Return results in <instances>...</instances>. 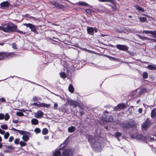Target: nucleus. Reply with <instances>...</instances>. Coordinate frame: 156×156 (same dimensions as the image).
Returning <instances> with one entry per match:
<instances>
[{
    "mask_svg": "<svg viewBox=\"0 0 156 156\" xmlns=\"http://www.w3.org/2000/svg\"><path fill=\"white\" fill-rule=\"evenodd\" d=\"M2 31L6 33L14 32L16 29L17 26L11 23H2Z\"/></svg>",
    "mask_w": 156,
    "mask_h": 156,
    "instance_id": "obj_1",
    "label": "nucleus"
},
{
    "mask_svg": "<svg viewBox=\"0 0 156 156\" xmlns=\"http://www.w3.org/2000/svg\"><path fill=\"white\" fill-rule=\"evenodd\" d=\"M53 156H72V152L67 149L63 150L62 149H56L53 153Z\"/></svg>",
    "mask_w": 156,
    "mask_h": 156,
    "instance_id": "obj_2",
    "label": "nucleus"
},
{
    "mask_svg": "<svg viewBox=\"0 0 156 156\" xmlns=\"http://www.w3.org/2000/svg\"><path fill=\"white\" fill-rule=\"evenodd\" d=\"M23 25L24 26H26L27 27H29L31 29V31L33 32L36 34L38 33V32L36 30V26L30 23H24L23 24Z\"/></svg>",
    "mask_w": 156,
    "mask_h": 156,
    "instance_id": "obj_3",
    "label": "nucleus"
},
{
    "mask_svg": "<svg viewBox=\"0 0 156 156\" xmlns=\"http://www.w3.org/2000/svg\"><path fill=\"white\" fill-rule=\"evenodd\" d=\"M87 33L90 35H94V31L95 33L97 32V29L96 27H87Z\"/></svg>",
    "mask_w": 156,
    "mask_h": 156,
    "instance_id": "obj_4",
    "label": "nucleus"
},
{
    "mask_svg": "<svg viewBox=\"0 0 156 156\" xmlns=\"http://www.w3.org/2000/svg\"><path fill=\"white\" fill-rule=\"evenodd\" d=\"M13 55L12 53L5 52H0V60H3L5 58H9L10 55Z\"/></svg>",
    "mask_w": 156,
    "mask_h": 156,
    "instance_id": "obj_5",
    "label": "nucleus"
},
{
    "mask_svg": "<svg viewBox=\"0 0 156 156\" xmlns=\"http://www.w3.org/2000/svg\"><path fill=\"white\" fill-rule=\"evenodd\" d=\"M150 123L149 119H147L146 121L142 125V129L144 130L147 129L148 126H149Z\"/></svg>",
    "mask_w": 156,
    "mask_h": 156,
    "instance_id": "obj_6",
    "label": "nucleus"
},
{
    "mask_svg": "<svg viewBox=\"0 0 156 156\" xmlns=\"http://www.w3.org/2000/svg\"><path fill=\"white\" fill-rule=\"evenodd\" d=\"M34 114L35 117L38 119H40L43 117L44 113L42 111L39 110L37 112L34 113Z\"/></svg>",
    "mask_w": 156,
    "mask_h": 156,
    "instance_id": "obj_7",
    "label": "nucleus"
},
{
    "mask_svg": "<svg viewBox=\"0 0 156 156\" xmlns=\"http://www.w3.org/2000/svg\"><path fill=\"white\" fill-rule=\"evenodd\" d=\"M142 33H144L146 34H151L154 35L153 37L156 38V31H150V30H144Z\"/></svg>",
    "mask_w": 156,
    "mask_h": 156,
    "instance_id": "obj_8",
    "label": "nucleus"
},
{
    "mask_svg": "<svg viewBox=\"0 0 156 156\" xmlns=\"http://www.w3.org/2000/svg\"><path fill=\"white\" fill-rule=\"evenodd\" d=\"M116 47L117 48L121 50L126 51L128 49V47L124 45L117 44L116 45Z\"/></svg>",
    "mask_w": 156,
    "mask_h": 156,
    "instance_id": "obj_9",
    "label": "nucleus"
},
{
    "mask_svg": "<svg viewBox=\"0 0 156 156\" xmlns=\"http://www.w3.org/2000/svg\"><path fill=\"white\" fill-rule=\"evenodd\" d=\"M49 3L54 5V7H56L58 9L61 8V5L58 2H55L49 1Z\"/></svg>",
    "mask_w": 156,
    "mask_h": 156,
    "instance_id": "obj_10",
    "label": "nucleus"
},
{
    "mask_svg": "<svg viewBox=\"0 0 156 156\" xmlns=\"http://www.w3.org/2000/svg\"><path fill=\"white\" fill-rule=\"evenodd\" d=\"M147 89L146 88H141L139 92V94L138 95H137V96L138 97H139L140 96L141 94H143L147 92Z\"/></svg>",
    "mask_w": 156,
    "mask_h": 156,
    "instance_id": "obj_11",
    "label": "nucleus"
},
{
    "mask_svg": "<svg viewBox=\"0 0 156 156\" xmlns=\"http://www.w3.org/2000/svg\"><path fill=\"white\" fill-rule=\"evenodd\" d=\"M125 107V105L124 104H119L117 107H116V109L119 111L121 109H123Z\"/></svg>",
    "mask_w": 156,
    "mask_h": 156,
    "instance_id": "obj_12",
    "label": "nucleus"
},
{
    "mask_svg": "<svg viewBox=\"0 0 156 156\" xmlns=\"http://www.w3.org/2000/svg\"><path fill=\"white\" fill-rule=\"evenodd\" d=\"M10 5V4L8 2H2L0 5L1 7L2 8L8 7Z\"/></svg>",
    "mask_w": 156,
    "mask_h": 156,
    "instance_id": "obj_13",
    "label": "nucleus"
},
{
    "mask_svg": "<svg viewBox=\"0 0 156 156\" xmlns=\"http://www.w3.org/2000/svg\"><path fill=\"white\" fill-rule=\"evenodd\" d=\"M38 106L41 107L49 108L50 106V105L49 104H46L44 103H41L38 104Z\"/></svg>",
    "mask_w": 156,
    "mask_h": 156,
    "instance_id": "obj_14",
    "label": "nucleus"
},
{
    "mask_svg": "<svg viewBox=\"0 0 156 156\" xmlns=\"http://www.w3.org/2000/svg\"><path fill=\"white\" fill-rule=\"evenodd\" d=\"M30 134H26L23 135L22 137V139L24 141H28L29 139V137L28 135H30Z\"/></svg>",
    "mask_w": 156,
    "mask_h": 156,
    "instance_id": "obj_15",
    "label": "nucleus"
},
{
    "mask_svg": "<svg viewBox=\"0 0 156 156\" xmlns=\"http://www.w3.org/2000/svg\"><path fill=\"white\" fill-rule=\"evenodd\" d=\"M69 102L72 105H74L75 107H76L78 105V103L73 100H70L69 101Z\"/></svg>",
    "mask_w": 156,
    "mask_h": 156,
    "instance_id": "obj_16",
    "label": "nucleus"
},
{
    "mask_svg": "<svg viewBox=\"0 0 156 156\" xmlns=\"http://www.w3.org/2000/svg\"><path fill=\"white\" fill-rule=\"evenodd\" d=\"M31 123L33 125H36L38 124V121L37 119L34 118L31 120Z\"/></svg>",
    "mask_w": 156,
    "mask_h": 156,
    "instance_id": "obj_17",
    "label": "nucleus"
},
{
    "mask_svg": "<svg viewBox=\"0 0 156 156\" xmlns=\"http://www.w3.org/2000/svg\"><path fill=\"white\" fill-rule=\"evenodd\" d=\"M17 132H18V133L20 134L23 135V136L26 134H30V133L29 132L23 130H17Z\"/></svg>",
    "mask_w": 156,
    "mask_h": 156,
    "instance_id": "obj_18",
    "label": "nucleus"
},
{
    "mask_svg": "<svg viewBox=\"0 0 156 156\" xmlns=\"http://www.w3.org/2000/svg\"><path fill=\"white\" fill-rule=\"evenodd\" d=\"M113 120V118L112 116L109 115L105 119V121L107 122H111Z\"/></svg>",
    "mask_w": 156,
    "mask_h": 156,
    "instance_id": "obj_19",
    "label": "nucleus"
},
{
    "mask_svg": "<svg viewBox=\"0 0 156 156\" xmlns=\"http://www.w3.org/2000/svg\"><path fill=\"white\" fill-rule=\"evenodd\" d=\"M135 7L136 9L139 11L143 12L145 11L144 9L138 5H136Z\"/></svg>",
    "mask_w": 156,
    "mask_h": 156,
    "instance_id": "obj_20",
    "label": "nucleus"
},
{
    "mask_svg": "<svg viewBox=\"0 0 156 156\" xmlns=\"http://www.w3.org/2000/svg\"><path fill=\"white\" fill-rule=\"evenodd\" d=\"M156 116V108L154 109L151 112V116L153 118Z\"/></svg>",
    "mask_w": 156,
    "mask_h": 156,
    "instance_id": "obj_21",
    "label": "nucleus"
},
{
    "mask_svg": "<svg viewBox=\"0 0 156 156\" xmlns=\"http://www.w3.org/2000/svg\"><path fill=\"white\" fill-rule=\"evenodd\" d=\"M147 68L151 70L156 69V67L152 65H148L147 66Z\"/></svg>",
    "mask_w": 156,
    "mask_h": 156,
    "instance_id": "obj_22",
    "label": "nucleus"
},
{
    "mask_svg": "<svg viewBox=\"0 0 156 156\" xmlns=\"http://www.w3.org/2000/svg\"><path fill=\"white\" fill-rule=\"evenodd\" d=\"M48 130L46 128H44L42 130V133L44 135H46L48 133Z\"/></svg>",
    "mask_w": 156,
    "mask_h": 156,
    "instance_id": "obj_23",
    "label": "nucleus"
},
{
    "mask_svg": "<svg viewBox=\"0 0 156 156\" xmlns=\"http://www.w3.org/2000/svg\"><path fill=\"white\" fill-rule=\"evenodd\" d=\"M78 4L80 5L86 6L87 7L89 6V5L87 4V3H86L84 2H79Z\"/></svg>",
    "mask_w": 156,
    "mask_h": 156,
    "instance_id": "obj_24",
    "label": "nucleus"
},
{
    "mask_svg": "<svg viewBox=\"0 0 156 156\" xmlns=\"http://www.w3.org/2000/svg\"><path fill=\"white\" fill-rule=\"evenodd\" d=\"M75 129V127L74 126H72L68 128V131L69 132L72 133L73 132Z\"/></svg>",
    "mask_w": 156,
    "mask_h": 156,
    "instance_id": "obj_25",
    "label": "nucleus"
},
{
    "mask_svg": "<svg viewBox=\"0 0 156 156\" xmlns=\"http://www.w3.org/2000/svg\"><path fill=\"white\" fill-rule=\"evenodd\" d=\"M69 91L71 93H73L74 91V89L73 86L72 84H70L69 87Z\"/></svg>",
    "mask_w": 156,
    "mask_h": 156,
    "instance_id": "obj_26",
    "label": "nucleus"
},
{
    "mask_svg": "<svg viewBox=\"0 0 156 156\" xmlns=\"http://www.w3.org/2000/svg\"><path fill=\"white\" fill-rule=\"evenodd\" d=\"M34 131L36 133H41V131L39 128H35L34 130Z\"/></svg>",
    "mask_w": 156,
    "mask_h": 156,
    "instance_id": "obj_27",
    "label": "nucleus"
},
{
    "mask_svg": "<svg viewBox=\"0 0 156 156\" xmlns=\"http://www.w3.org/2000/svg\"><path fill=\"white\" fill-rule=\"evenodd\" d=\"M1 127L3 129L5 130L7 129L8 128V126L5 124L1 125Z\"/></svg>",
    "mask_w": 156,
    "mask_h": 156,
    "instance_id": "obj_28",
    "label": "nucleus"
},
{
    "mask_svg": "<svg viewBox=\"0 0 156 156\" xmlns=\"http://www.w3.org/2000/svg\"><path fill=\"white\" fill-rule=\"evenodd\" d=\"M139 19L142 22H144L146 21L147 18L145 17H140Z\"/></svg>",
    "mask_w": 156,
    "mask_h": 156,
    "instance_id": "obj_29",
    "label": "nucleus"
},
{
    "mask_svg": "<svg viewBox=\"0 0 156 156\" xmlns=\"http://www.w3.org/2000/svg\"><path fill=\"white\" fill-rule=\"evenodd\" d=\"M148 76L147 73L146 72H144L143 74V78L144 79H147Z\"/></svg>",
    "mask_w": 156,
    "mask_h": 156,
    "instance_id": "obj_30",
    "label": "nucleus"
},
{
    "mask_svg": "<svg viewBox=\"0 0 156 156\" xmlns=\"http://www.w3.org/2000/svg\"><path fill=\"white\" fill-rule=\"evenodd\" d=\"M61 77L65 78L66 77V74L64 72H61L60 74Z\"/></svg>",
    "mask_w": 156,
    "mask_h": 156,
    "instance_id": "obj_31",
    "label": "nucleus"
},
{
    "mask_svg": "<svg viewBox=\"0 0 156 156\" xmlns=\"http://www.w3.org/2000/svg\"><path fill=\"white\" fill-rule=\"evenodd\" d=\"M122 135V133H120L118 132L116 133L115 136L118 139V140H119V137L121 136Z\"/></svg>",
    "mask_w": 156,
    "mask_h": 156,
    "instance_id": "obj_32",
    "label": "nucleus"
},
{
    "mask_svg": "<svg viewBox=\"0 0 156 156\" xmlns=\"http://www.w3.org/2000/svg\"><path fill=\"white\" fill-rule=\"evenodd\" d=\"M10 116L9 115L8 113H6L5 114V120L7 121L8 120Z\"/></svg>",
    "mask_w": 156,
    "mask_h": 156,
    "instance_id": "obj_33",
    "label": "nucleus"
},
{
    "mask_svg": "<svg viewBox=\"0 0 156 156\" xmlns=\"http://www.w3.org/2000/svg\"><path fill=\"white\" fill-rule=\"evenodd\" d=\"M19 144L21 147L25 146L27 145V144L23 141H21L19 142Z\"/></svg>",
    "mask_w": 156,
    "mask_h": 156,
    "instance_id": "obj_34",
    "label": "nucleus"
},
{
    "mask_svg": "<svg viewBox=\"0 0 156 156\" xmlns=\"http://www.w3.org/2000/svg\"><path fill=\"white\" fill-rule=\"evenodd\" d=\"M9 136V133L8 132H6L4 135V137L5 139H7Z\"/></svg>",
    "mask_w": 156,
    "mask_h": 156,
    "instance_id": "obj_35",
    "label": "nucleus"
},
{
    "mask_svg": "<svg viewBox=\"0 0 156 156\" xmlns=\"http://www.w3.org/2000/svg\"><path fill=\"white\" fill-rule=\"evenodd\" d=\"M99 1L102 2H112L114 1V0H99Z\"/></svg>",
    "mask_w": 156,
    "mask_h": 156,
    "instance_id": "obj_36",
    "label": "nucleus"
},
{
    "mask_svg": "<svg viewBox=\"0 0 156 156\" xmlns=\"http://www.w3.org/2000/svg\"><path fill=\"white\" fill-rule=\"evenodd\" d=\"M89 142H90V143L91 144H93L94 143H95L94 142V138L92 139H90L89 138L88 139Z\"/></svg>",
    "mask_w": 156,
    "mask_h": 156,
    "instance_id": "obj_37",
    "label": "nucleus"
},
{
    "mask_svg": "<svg viewBox=\"0 0 156 156\" xmlns=\"http://www.w3.org/2000/svg\"><path fill=\"white\" fill-rule=\"evenodd\" d=\"M16 115L19 116H23V112H17L16 113Z\"/></svg>",
    "mask_w": 156,
    "mask_h": 156,
    "instance_id": "obj_38",
    "label": "nucleus"
},
{
    "mask_svg": "<svg viewBox=\"0 0 156 156\" xmlns=\"http://www.w3.org/2000/svg\"><path fill=\"white\" fill-rule=\"evenodd\" d=\"M19 141L20 139L19 138H16L14 140V143L15 144H19Z\"/></svg>",
    "mask_w": 156,
    "mask_h": 156,
    "instance_id": "obj_39",
    "label": "nucleus"
},
{
    "mask_svg": "<svg viewBox=\"0 0 156 156\" xmlns=\"http://www.w3.org/2000/svg\"><path fill=\"white\" fill-rule=\"evenodd\" d=\"M83 50L85 51H86L88 52H89L90 53H94V51L87 49L85 48H83Z\"/></svg>",
    "mask_w": 156,
    "mask_h": 156,
    "instance_id": "obj_40",
    "label": "nucleus"
},
{
    "mask_svg": "<svg viewBox=\"0 0 156 156\" xmlns=\"http://www.w3.org/2000/svg\"><path fill=\"white\" fill-rule=\"evenodd\" d=\"M15 31H16L17 32H18V33L20 34H25V33L23 32L22 31H20L18 30H16H16Z\"/></svg>",
    "mask_w": 156,
    "mask_h": 156,
    "instance_id": "obj_41",
    "label": "nucleus"
},
{
    "mask_svg": "<svg viewBox=\"0 0 156 156\" xmlns=\"http://www.w3.org/2000/svg\"><path fill=\"white\" fill-rule=\"evenodd\" d=\"M15 31H16L17 32H18V33L20 34H25V33L23 32L22 31H20L18 30H16H16Z\"/></svg>",
    "mask_w": 156,
    "mask_h": 156,
    "instance_id": "obj_42",
    "label": "nucleus"
},
{
    "mask_svg": "<svg viewBox=\"0 0 156 156\" xmlns=\"http://www.w3.org/2000/svg\"><path fill=\"white\" fill-rule=\"evenodd\" d=\"M86 12L89 14H91L92 12H93L90 9H87L86 10Z\"/></svg>",
    "mask_w": 156,
    "mask_h": 156,
    "instance_id": "obj_43",
    "label": "nucleus"
},
{
    "mask_svg": "<svg viewBox=\"0 0 156 156\" xmlns=\"http://www.w3.org/2000/svg\"><path fill=\"white\" fill-rule=\"evenodd\" d=\"M5 117L4 115L2 113L0 114V119L2 120L4 119Z\"/></svg>",
    "mask_w": 156,
    "mask_h": 156,
    "instance_id": "obj_44",
    "label": "nucleus"
},
{
    "mask_svg": "<svg viewBox=\"0 0 156 156\" xmlns=\"http://www.w3.org/2000/svg\"><path fill=\"white\" fill-rule=\"evenodd\" d=\"M14 139V137L13 136H11L10 137L9 141L10 142H12Z\"/></svg>",
    "mask_w": 156,
    "mask_h": 156,
    "instance_id": "obj_45",
    "label": "nucleus"
},
{
    "mask_svg": "<svg viewBox=\"0 0 156 156\" xmlns=\"http://www.w3.org/2000/svg\"><path fill=\"white\" fill-rule=\"evenodd\" d=\"M58 106V105L57 103H55L54 104V108L55 110L57 109V108Z\"/></svg>",
    "mask_w": 156,
    "mask_h": 156,
    "instance_id": "obj_46",
    "label": "nucleus"
},
{
    "mask_svg": "<svg viewBox=\"0 0 156 156\" xmlns=\"http://www.w3.org/2000/svg\"><path fill=\"white\" fill-rule=\"evenodd\" d=\"M5 133V131L2 130L0 128V133L2 134H4Z\"/></svg>",
    "mask_w": 156,
    "mask_h": 156,
    "instance_id": "obj_47",
    "label": "nucleus"
},
{
    "mask_svg": "<svg viewBox=\"0 0 156 156\" xmlns=\"http://www.w3.org/2000/svg\"><path fill=\"white\" fill-rule=\"evenodd\" d=\"M12 47L14 49H16V45L15 44H12Z\"/></svg>",
    "mask_w": 156,
    "mask_h": 156,
    "instance_id": "obj_48",
    "label": "nucleus"
},
{
    "mask_svg": "<svg viewBox=\"0 0 156 156\" xmlns=\"http://www.w3.org/2000/svg\"><path fill=\"white\" fill-rule=\"evenodd\" d=\"M147 16L150 19V20H153L154 19L153 18H152V17L150 16H148V15H147Z\"/></svg>",
    "mask_w": 156,
    "mask_h": 156,
    "instance_id": "obj_49",
    "label": "nucleus"
},
{
    "mask_svg": "<svg viewBox=\"0 0 156 156\" xmlns=\"http://www.w3.org/2000/svg\"><path fill=\"white\" fill-rule=\"evenodd\" d=\"M143 40H150L148 38L146 37H143Z\"/></svg>",
    "mask_w": 156,
    "mask_h": 156,
    "instance_id": "obj_50",
    "label": "nucleus"
},
{
    "mask_svg": "<svg viewBox=\"0 0 156 156\" xmlns=\"http://www.w3.org/2000/svg\"><path fill=\"white\" fill-rule=\"evenodd\" d=\"M142 109L141 108H140L138 110V112L139 113H141V112H142Z\"/></svg>",
    "mask_w": 156,
    "mask_h": 156,
    "instance_id": "obj_51",
    "label": "nucleus"
},
{
    "mask_svg": "<svg viewBox=\"0 0 156 156\" xmlns=\"http://www.w3.org/2000/svg\"><path fill=\"white\" fill-rule=\"evenodd\" d=\"M11 130H13V131H16L17 132V130H18V129H17L13 127H12V128L10 129Z\"/></svg>",
    "mask_w": 156,
    "mask_h": 156,
    "instance_id": "obj_52",
    "label": "nucleus"
},
{
    "mask_svg": "<svg viewBox=\"0 0 156 156\" xmlns=\"http://www.w3.org/2000/svg\"><path fill=\"white\" fill-rule=\"evenodd\" d=\"M2 101V102H5V99L4 98H1L0 100Z\"/></svg>",
    "mask_w": 156,
    "mask_h": 156,
    "instance_id": "obj_53",
    "label": "nucleus"
},
{
    "mask_svg": "<svg viewBox=\"0 0 156 156\" xmlns=\"http://www.w3.org/2000/svg\"><path fill=\"white\" fill-rule=\"evenodd\" d=\"M44 138L45 140H48L49 139V136H44Z\"/></svg>",
    "mask_w": 156,
    "mask_h": 156,
    "instance_id": "obj_54",
    "label": "nucleus"
},
{
    "mask_svg": "<svg viewBox=\"0 0 156 156\" xmlns=\"http://www.w3.org/2000/svg\"><path fill=\"white\" fill-rule=\"evenodd\" d=\"M13 122L15 123H17L18 122V121L17 120H13L12 121Z\"/></svg>",
    "mask_w": 156,
    "mask_h": 156,
    "instance_id": "obj_55",
    "label": "nucleus"
},
{
    "mask_svg": "<svg viewBox=\"0 0 156 156\" xmlns=\"http://www.w3.org/2000/svg\"><path fill=\"white\" fill-rule=\"evenodd\" d=\"M138 36H139V38L140 39H142L143 40V37H142L140 35H138Z\"/></svg>",
    "mask_w": 156,
    "mask_h": 156,
    "instance_id": "obj_56",
    "label": "nucleus"
},
{
    "mask_svg": "<svg viewBox=\"0 0 156 156\" xmlns=\"http://www.w3.org/2000/svg\"><path fill=\"white\" fill-rule=\"evenodd\" d=\"M109 57V58H110V59H114V58H113V57Z\"/></svg>",
    "mask_w": 156,
    "mask_h": 156,
    "instance_id": "obj_57",
    "label": "nucleus"
},
{
    "mask_svg": "<svg viewBox=\"0 0 156 156\" xmlns=\"http://www.w3.org/2000/svg\"><path fill=\"white\" fill-rule=\"evenodd\" d=\"M2 143H0V148H2Z\"/></svg>",
    "mask_w": 156,
    "mask_h": 156,
    "instance_id": "obj_58",
    "label": "nucleus"
},
{
    "mask_svg": "<svg viewBox=\"0 0 156 156\" xmlns=\"http://www.w3.org/2000/svg\"><path fill=\"white\" fill-rule=\"evenodd\" d=\"M0 156H4V154L2 153H0Z\"/></svg>",
    "mask_w": 156,
    "mask_h": 156,
    "instance_id": "obj_59",
    "label": "nucleus"
},
{
    "mask_svg": "<svg viewBox=\"0 0 156 156\" xmlns=\"http://www.w3.org/2000/svg\"><path fill=\"white\" fill-rule=\"evenodd\" d=\"M151 40L153 41L156 42V40L154 39H151Z\"/></svg>",
    "mask_w": 156,
    "mask_h": 156,
    "instance_id": "obj_60",
    "label": "nucleus"
},
{
    "mask_svg": "<svg viewBox=\"0 0 156 156\" xmlns=\"http://www.w3.org/2000/svg\"><path fill=\"white\" fill-rule=\"evenodd\" d=\"M0 30H2V26H0Z\"/></svg>",
    "mask_w": 156,
    "mask_h": 156,
    "instance_id": "obj_61",
    "label": "nucleus"
},
{
    "mask_svg": "<svg viewBox=\"0 0 156 156\" xmlns=\"http://www.w3.org/2000/svg\"><path fill=\"white\" fill-rule=\"evenodd\" d=\"M4 44V43H0V45H3Z\"/></svg>",
    "mask_w": 156,
    "mask_h": 156,
    "instance_id": "obj_62",
    "label": "nucleus"
},
{
    "mask_svg": "<svg viewBox=\"0 0 156 156\" xmlns=\"http://www.w3.org/2000/svg\"><path fill=\"white\" fill-rule=\"evenodd\" d=\"M2 141V138L0 136V142H1Z\"/></svg>",
    "mask_w": 156,
    "mask_h": 156,
    "instance_id": "obj_63",
    "label": "nucleus"
},
{
    "mask_svg": "<svg viewBox=\"0 0 156 156\" xmlns=\"http://www.w3.org/2000/svg\"><path fill=\"white\" fill-rule=\"evenodd\" d=\"M101 36H102V37H104V36H105V35H104V34H101Z\"/></svg>",
    "mask_w": 156,
    "mask_h": 156,
    "instance_id": "obj_64",
    "label": "nucleus"
}]
</instances>
